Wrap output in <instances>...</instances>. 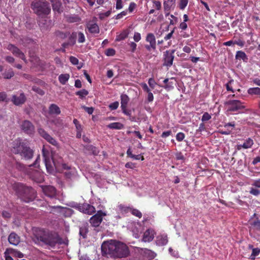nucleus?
Returning a JSON list of instances; mask_svg holds the SVG:
<instances>
[{
	"instance_id": "obj_1",
	"label": "nucleus",
	"mask_w": 260,
	"mask_h": 260,
	"mask_svg": "<svg viewBox=\"0 0 260 260\" xmlns=\"http://www.w3.org/2000/svg\"><path fill=\"white\" fill-rule=\"evenodd\" d=\"M101 249L103 255H109L114 258H125L130 254L129 248L125 244L116 240L104 242Z\"/></svg>"
},
{
	"instance_id": "obj_2",
	"label": "nucleus",
	"mask_w": 260,
	"mask_h": 260,
	"mask_svg": "<svg viewBox=\"0 0 260 260\" xmlns=\"http://www.w3.org/2000/svg\"><path fill=\"white\" fill-rule=\"evenodd\" d=\"M36 237L40 241L46 245L54 247L56 245L66 244L65 241L55 232H46L41 230L37 233Z\"/></svg>"
},
{
	"instance_id": "obj_3",
	"label": "nucleus",
	"mask_w": 260,
	"mask_h": 260,
	"mask_svg": "<svg viewBox=\"0 0 260 260\" xmlns=\"http://www.w3.org/2000/svg\"><path fill=\"white\" fill-rule=\"evenodd\" d=\"M13 189L18 197L23 202L29 203L34 201L36 197L35 190L21 183H16L13 185Z\"/></svg>"
},
{
	"instance_id": "obj_4",
	"label": "nucleus",
	"mask_w": 260,
	"mask_h": 260,
	"mask_svg": "<svg viewBox=\"0 0 260 260\" xmlns=\"http://www.w3.org/2000/svg\"><path fill=\"white\" fill-rule=\"evenodd\" d=\"M12 151L27 160L31 159L34 155V151L29 147L28 142L26 140L22 141L20 139L13 142Z\"/></svg>"
},
{
	"instance_id": "obj_5",
	"label": "nucleus",
	"mask_w": 260,
	"mask_h": 260,
	"mask_svg": "<svg viewBox=\"0 0 260 260\" xmlns=\"http://www.w3.org/2000/svg\"><path fill=\"white\" fill-rule=\"evenodd\" d=\"M31 8L39 16L47 15L51 12L49 4L46 1L35 0L31 3Z\"/></svg>"
},
{
	"instance_id": "obj_6",
	"label": "nucleus",
	"mask_w": 260,
	"mask_h": 260,
	"mask_svg": "<svg viewBox=\"0 0 260 260\" xmlns=\"http://www.w3.org/2000/svg\"><path fill=\"white\" fill-rule=\"evenodd\" d=\"M42 154L47 171L50 174L53 173L54 168L58 167V165L56 164L54 158L52 157L49 151L43 148Z\"/></svg>"
},
{
	"instance_id": "obj_7",
	"label": "nucleus",
	"mask_w": 260,
	"mask_h": 260,
	"mask_svg": "<svg viewBox=\"0 0 260 260\" xmlns=\"http://www.w3.org/2000/svg\"><path fill=\"white\" fill-rule=\"evenodd\" d=\"M20 127L24 134L29 136H34L35 133V126L29 120H23L20 125Z\"/></svg>"
},
{
	"instance_id": "obj_8",
	"label": "nucleus",
	"mask_w": 260,
	"mask_h": 260,
	"mask_svg": "<svg viewBox=\"0 0 260 260\" xmlns=\"http://www.w3.org/2000/svg\"><path fill=\"white\" fill-rule=\"evenodd\" d=\"M106 215V213L102 210L97 211L95 214L90 217L89 222L91 225L95 228L99 226L102 223L103 217Z\"/></svg>"
},
{
	"instance_id": "obj_9",
	"label": "nucleus",
	"mask_w": 260,
	"mask_h": 260,
	"mask_svg": "<svg viewBox=\"0 0 260 260\" xmlns=\"http://www.w3.org/2000/svg\"><path fill=\"white\" fill-rule=\"evenodd\" d=\"M243 104L239 100H229L225 104L229 106L228 111L237 112L245 108Z\"/></svg>"
},
{
	"instance_id": "obj_10",
	"label": "nucleus",
	"mask_w": 260,
	"mask_h": 260,
	"mask_svg": "<svg viewBox=\"0 0 260 260\" xmlns=\"http://www.w3.org/2000/svg\"><path fill=\"white\" fill-rule=\"evenodd\" d=\"M76 208L81 212L88 215H92L96 212L95 207L87 203L79 204Z\"/></svg>"
},
{
	"instance_id": "obj_11",
	"label": "nucleus",
	"mask_w": 260,
	"mask_h": 260,
	"mask_svg": "<svg viewBox=\"0 0 260 260\" xmlns=\"http://www.w3.org/2000/svg\"><path fill=\"white\" fill-rule=\"evenodd\" d=\"M26 98L23 92L20 93L19 95H13L11 98V102L15 106H21L25 103Z\"/></svg>"
},
{
	"instance_id": "obj_12",
	"label": "nucleus",
	"mask_w": 260,
	"mask_h": 260,
	"mask_svg": "<svg viewBox=\"0 0 260 260\" xmlns=\"http://www.w3.org/2000/svg\"><path fill=\"white\" fill-rule=\"evenodd\" d=\"M7 49L11 51L14 55L26 62V58L24 54L18 48L12 44H9Z\"/></svg>"
},
{
	"instance_id": "obj_13",
	"label": "nucleus",
	"mask_w": 260,
	"mask_h": 260,
	"mask_svg": "<svg viewBox=\"0 0 260 260\" xmlns=\"http://www.w3.org/2000/svg\"><path fill=\"white\" fill-rule=\"evenodd\" d=\"M51 208L54 209H58L59 210V214L62 215L65 217H70L74 213V211L72 209L61 206H53Z\"/></svg>"
},
{
	"instance_id": "obj_14",
	"label": "nucleus",
	"mask_w": 260,
	"mask_h": 260,
	"mask_svg": "<svg viewBox=\"0 0 260 260\" xmlns=\"http://www.w3.org/2000/svg\"><path fill=\"white\" fill-rule=\"evenodd\" d=\"M146 41L150 43V45H146L145 47L148 51L151 50V49H154L156 47L155 38L153 34L149 33L147 35Z\"/></svg>"
},
{
	"instance_id": "obj_15",
	"label": "nucleus",
	"mask_w": 260,
	"mask_h": 260,
	"mask_svg": "<svg viewBox=\"0 0 260 260\" xmlns=\"http://www.w3.org/2000/svg\"><path fill=\"white\" fill-rule=\"evenodd\" d=\"M43 193L48 197L54 198L56 194V188L50 185L44 186L42 187Z\"/></svg>"
},
{
	"instance_id": "obj_16",
	"label": "nucleus",
	"mask_w": 260,
	"mask_h": 260,
	"mask_svg": "<svg viewBox=\"0 0 260 260\" xmlns=\"http://www.w3.org/2000/svg\"><path fill=\"white\" fill-rule=\"evenodd\" d=\"M174 53V50L166 51L165 57L164 59L165 61L164 65L170 67L172 64L174 57L173 55Z\"/></svg>"
},
{
	"instance_id": "obj_17",
	"label": "nucleus",
	"mask_w": 260,
	"mask_h": 260,
	"mask_svg": "<svg viewBox=\"0 0 260 260\" xmlns=\"http://www.w3.org/2000/svg\"><path fill=\"white\" fill-rule=\"evenodd\" d=\"M86 27L91 34H99L100 32L99 27L95 22L89 21L87 23Z\"/></svg>"
},
{
	"instance_id": "obj_18",
	"label": "nucleus",
	"mask_w": 260,
	"mask_h": 260,
	"mask_svg": "<svg viewBox=\"0 0 260 260\" xmlns=\"http://www.w3.org/2000/svg\"><path fill=\"white\" fill-rule=\"evenodd\" d=\"M154 232L153 230L148 229L143 234L142 241L145 242L151 241L154 238Z\"/></svg>"
},
{
	"instance_id": "obj_19",
	"label": "nucleus",
	"mask_w": 260,
	"mask_h": 260,
	"mask_svg": "<svg viewBox=\"0 0 260 260\" xmlns=\"http://www.w3.org/2000/svg\"><path fill=\"white\" fill-rule=\"evenodd\" d=\"M177 22V18L173 15H170L167 13L165 15V22L164 24H166V27H168L169 25H174Z\"/></svg>"
},
{
	"instance_id": "obj_20",
	"label": "nucleus",
	"mask_w": 260,
	"mask_h": 260,
	"mask_svg": "<svg viewBox=\"0 0 260 260\" xmlns=\"http://www.w3.org/2000/svg\"><path fill=\"white\" fill-rule=\"evenodd\" d=\"M9 243L14 245H17L20 242L19 237L15 233H11L8 237Z\"/></svg>"
},
{
	"instance_id": "obj_21",
	"label": "nucleus",
	"mask_w": 260,
	"mask_h": 260,
	"mask_svg": "<svg viewBox=\"0 0 260 260\" xmlns=\"http://www.w3.org/2000/svg\"><path fill=\"white\" fill-rule=\"evenodd\" d=\"M235 59L237 60H242L244 62H247L248 58L246 53L241 50L237 51L235 55Z\"/></svg>"
},
{
	"instance_id": "obj_22",
	"label": "nucleus",
	"mask_w": 260,
	"mask_h": 260,
	"mask_svg": "<svg viewBox=\"0 0 260 260\" xmlns=\"http://www.w3.org/2000/svg\"><path fill=\"white\" fill-rule=\"evenodd\" d=\"M48 112L50 114L59 115L61 113L59 107L55 104H51L48 108Z\"/></svg>"
},
{
	"instance_id": "obj_23",
	"label": "nucleus",
	"mask_w": 260,
	"mask_h": 260,
	"mask_svg": "<svg viewBox=\"0 0 260 260\" xmlns=\"http://www.w3.org/2000/svg\"><path fill=\"white\" fill-rule=\"evenodd\" d=\"M50 122L58 129H61L63 128V121L59 117L51 120Z\"/></svg>"
},
{
	"instance_id": "obj_24",
	"label": "nucleus",
	"mask_w": 260,
	"mask_h": 260,
	"mask_svg": "<svg viewBox=\"0 0 260 260\" xmlns=\"http://www.w3.org/2000/svg\"><path fill=\"white\" fill-rule=\"evenodd\" d=\"M120 100L121 109H124L125 107H127V104L129 101V98L127 95L125 94H122L120 95Z\"/></svg>"
},
{
	"instance_id": "obj_25",
	"label": "nucleus",
	"mask_w": 260,
	"mask_h": 260,
	"mask_svg": "<svg viewBox=\"0 0 260 260\" xmlns=\"http://www.w3.org/2000/svg\"><path fill=\"white\" fill-rule=\"evenodd\" d=\"M175 0H168L164 2V7L167 11L170 10L172 8L175 7Z\"/></svg>"
},
{
	"instance_id": "obj_26",
	"label": "nucleus",
	"mask_w": 260,
	"mask_h": 260,
	"mask_svg": "<svg viewBox=\"0 0 260 260\" xmlns=\"http://www.w3.org/2000/svg\"><path fill=\"white\" fill-rule=\"evenodd\" d=\"M70 78L69 74H62L58 77V80L62 85H65Z\"/></svg>"
},
{
	"instance_id": "obj_27",
	"label": "nucleus",
	"mask_w": 260,
	"mask_h": 260,
	"mask_svg": "<svg viewBox=\"0 0 260 260\" xmlns=\"http://www.w3.org/2000/svg\"><path fill=\"white\" fill-rule=\"evenodd\" d=\"M108 127L110 129H121L123 127V124L120 122H112L108 125Z\"/></svg>"
},
{
	"instance_id": "obj_28",
	"label": "nucleus",
	"mask_w": 260,
	"mask_h": 260,
	"mask_svg": "<svg viewBox=\"0 0 260 260\" xmlns=\"http://www.w3.org/2000/svg\"><path fill=\"white\" fill-rule=\"evenodd\" d=\"M253 144V140L250 138H248L245 140L242 146L244 149H248L251 148Z\"/></svg>"
},
{
	"instance_id": "obj_29",
	"label": "nucleus",
	"mask_w": 260,
	"mask_h": 260,
	"mask_svg": "<svg viewBox=\"0 0 260 260\" xmlns=\"http://www.w3.org/2000/svg\"><path fill=\"white\" fill-rule=\"evenodd\" d=\"M4 78L6 79H11L14 76V73L12 69L10 68L9 70L5 71L2 74Z\"/></svg>"
},
{
	"instance_id": "obj_30",
	"label": "nucleus",
	"mask_w": 260,
	"mask_h": 260,
	"mask_svg": "<svg viewBox=\"0 0 260 260\" xmlns=\"http://www.w3.org/2000/svg\"><path fill=\"white\" fill-rule=\"evenodd\" d=\"M61 3L59 2H53L52 3V8L54 11L60 13L62 11L61 10Z\"/></svg>"
},
{
	"instance_id": "obj_31",
	"label": "nucleus",
	"mask_w": 260,
	"mask_h": 260,
	"mask_svg": "<svg viewBox=\"0 0 260 260\" xmlns=\"http://www.w3.org/2000/svg\"><path fill=\"white\" fill-rule=\"evenodd\" d=\"M247 93L250 95H260V87H252L247 90Z\"/></svg>"
},
{
	"instance_id": "obj_32",
	"label": "nucleus",
	"mask_w": 260,
	"mask_h": 260,
	"mask_svg": "<svg viewBox=\"0 0 260 260\" xmlns=\"http://www.w3.org/2000/svg\"><path fill=\"white\" fill-rule=\"evenodd\" d=\"M86 149L88 151L91 152L94 155H98L99 153V150L98 149L92 145H87L86 147Z\"/></svg>"
},
{
	"instance_id": "obj_33",
	"label": "nucleus",
	"mask_w": 260,
	"mask_h": 260,
	"mask_svg": "<svg viewBox=\"0 0 260 260\" xmlns=\"http://www.w3.org/2000/svg\"><path fill=\"white\" fill-rule=\"evenodd\" d=\"M55 34L57 37L61 39L67 38L70 35L69 32H64L60 30L56 31Z\"/></svg>"
},
{
	"instance_id": "obj_34",
	"label": "nucleus",
	"mask_w": 260,
	"mask_h": 260,
	"mask_svg": "<svg viewBox=\"0 0 260 260\" xmlns=\"http://www.w3.org/2000/svg\"><path fill=\"white\" fill-rule=\"evenodd\" d=\"M77 32H73L72 34L69 36V43H70L71 46H73L76 44V38H77Z\"/></svg>"
},
{
	"instance_id": "obj_35",
	"label": "nucleus",
	"mask_w": 260,
	"mask_h": 260,
	"mask_svg": "<svg viewBox=\"0 0 260 260\" xmlns=\"http://www.w3.org/2000/svg\"><path fill=\"white\" fill-rule=\"evenodd\" d=\"M88 94V91L85 89H83L76 92V95H78L81 99H83Z\"/></svg>"
},
{
	"instance_id": "obj_36",
	"label": "nucleus",
	"mask_w": 260,
	"mask_h": 260,
	"mask_svg": "<svg viewBox=\"0 0 260 260\" xmlns=\"http://www.w3.org/2000/svg\"><path fill=\"white\" fill-rule=\"evenodd\" d=\"M77 32V40L79 43H83L85 42V37L84 34L81 31Z\"/></svg>"
},
{
	"instance_id": "obj_37",
	"label": "nucleus",
	"mask_w": 260,
	"mask_h": 260,
	"mask_svg": "<svg viewBox=\"0 0 260 260\" xmlns=\"http://www.w3.org/2000/svg\"><path fill=\"white\" fill-rule=\"evenodd\" d=\"M45 140L53 146H57L58 145L57 141L54 138L52 137L50 135Z\"/></svg>"
},
{
	"instance_id": "obj_38",
	"label": "nucleus",
	"mask_w": 260,
	"mask_h": 260,
	"mask_svg": "<svg viewBox=\"0 0 260 260\" xmlns=\"http://www.w3.org/2000/svg\"><path fill=\"white\" fill-rule=\"evenodd\" d=\"M38 133L39 135L44 139H46L49 135V134L42 128H40L38 129Z\"/></svg>"
},
{
	"instance_id": "obj_39",
	"label": "nucleus",
	"mask_w": 260,
	"mask_h": 260,
	"mask_svg": "<svg viewBox=\"0 0 260 260\" xmlns=\"http://www.w3.org/2000/svg\"><path fill=\"white\" fill-rule=\"evenodd\" d=\"M119 209L121 212L126 213L130 212L131 208L125 206L123 205L120 204L118 206Z\"/></svg>"
},
{
	"instance_id": "obj_40",
	"label": "nucleus",
	"mask_w": 260,
	"mask_h": 260,
	"mask_svg": "<svg viewBox=\"0 0 260 260\" xmlns=\"http://www.w3.org/2000/svg\"><path fill=\"white\" fill-rule=\"evenodd\" d=\"M130 212L133 215L137 216L139 218H141L142 216V213L137 209H133L131 208Z\"/></svg>"
},
{
	"instance_id": "obj_41",
	"label": "nucleus",
	"mask_w": 260,
	"mask_h": 260,
	"mask_svg": "<svg viewBox=\"0 0 260 260\" xmlns=\"http://www.w3.org/2000/svg\"><path fill=\"white\" fill-rule=\"evenodd\" d=\"M80 20L78 16H69L67 17V21L70 23L78 22Z\"/></svg>"
},
{
	"instance_id": "obj_42",
	"label": "nucleus",
	"mask_w": 260,
	"mask_h": 260,
	"mask_svg": "<svg viewBox=\"0 0 260 260\" xmlns=\"http://www.w3.org/2000/svg\"><path fill=\"white\" fill-rule=\"evenodd\" d=\"M251 225L257 230H260V219L256 218L251 223Z\"/></svg>"
},
{
	"instance_id": "obj_43",
	"label": "nucleus",
	"mask_w": 260,
	"mask_h": 260,
	"mask_svg": "<svg viewBox=\"0 0 260 260\" xmlns=\"http://www.w3.org/2000/svg\"><path fill=\"white\" fill-rule=\"evenodd\" d=\"M111 14V11L109 10L105 13H101L99 14V18L101 20L104 19L106 17H109Z\"/></svg>"
},
{
	"instance_id": "obj_44",
	"label": "nucleus",
	"mask_w": 260,
	"mask_h": 260,
	"mask_svg": "<svg viewBox=\"0 0 260 260\" xmlns=\"http://www.w3.org/2000/svg\"><path fill=\"white\" fill-rule=\"evenodd\" d=\"M188 3V0H180L179 7L181 10H183L187 6Z\"/></svg>"
},
{
	"instance_id": "obj_45",
	"label": "nucleus",
	"mask_w": 260,
	"mask_h": 260,
	"mask_svg": "<svg viewBox=\"0 0 260 260\" xmlns=\"http://www.w3.org/2000/svg\"><path fill=\"white\" fill-rule=\"evenodd\" d=\"M260 253V249L258 248H255L252 249V253L251 254V258H254L256 256H257Z\"/></svg>"
},
{
	"instance_id": "obj_46",
	"label": "nucleus",
	"mask_w": 260,
	"mask_h": 260,
	"mask_svg": "<svg viewBox=\"0 0 260 260\" xmlns=\"http://www.w3.org/2000/svg\"><path fill=\"white\" fill-rule=\"evenodd\" d=\"M161 4L160 2L156 0L153 1V8L158 10L161 9Z\"/></svg>"
},
{
	"instance_id": "obj_47",
	"label": "nucleus",
	"mask_w": 260,
	"mask_h": 260,
	"mask_svg": "<svg viewBox=\"0 0 260 260\" xmlns=\"http://www.w3.org/2000/svg\"><path fill=\"white\" fill-rule=\"evenodd\" d=\"M234 80L231 79L225 84L226 89L228 91H230L234 92V90L232 86V84Z\"/></svg>"
},
{
	"instance_id": "obj_48",
	"label": "nucleus",
	"mask_w": 260,
	"mask_h": 260,
	"mask_svg": "<svg viewBox=\"0 0 260 260\" xmlns=\"http://www.w3.org/2000/svg\"><path fill=\"white\" fill-rule=\"evenodd\" d=\"M116 51L113 48H108L105 51V54L108 56H114L115 54Z\"/></svg>"
},
{
	"instance_id": "obj_49",
	"label": "nucleus",
	"mask_w": 260,
	"mask_h": 260,
	"mask_svg": "<svg viewBox=\"0 0 260 260\" xmlns=\"http://www.w3.org/2000/svg\"><path fill=\"white\" fill-rule=\"evenodd\" d=\"M249 193L253 196H258L260 194V190L258 189L251 187L250 189Z\"/></svg>"
},
{
	"instance_id": "obj_50",
	"label": "nucleus",
	"mask_w": 260,
	"mask_h": 260,
	"mask_svg": "<svg viewBox=\"0 0 260 260\" xmlns=\"http://www.w3.org/2000/svg\"><path fill=\"white\" fill-rule=\"evenodd\" d=\"M211 118V116L208 113L205 112L202 117V121L205 122L209 120Z\"/></svg>"
},
{
	"instance_id": "obj_51",
	"label": "nucleus",
	"mask_w": 260,
	"mask_h": 260,
	"mask_svg": "<svg viewBox=\"0 0 260 260\" xmlns=\"http://www.w3.org/2000/svg\"><path fill=\"white\" fill-rule=\"evenodd\" d=\"M119 105V102L117 101H116V102H114L110 104L109 106V107L111 110H114L118 108Z\"/></svg>"
},
{
	"instance_id": "obj_52",
	"label": "nucleus",
	"mask_w": 260,
	"mask_h": 260,
	"mask_svg": "<svg viewBox=\"0 0 260 260\" xmlns=\"http://www.w3.org/2000/svg\"><path fill=\"white\" fill-rule=\"evenodd\" d=\"M88 232V230L86 227H82L80 228V234L83 238H85L86 236V233Z\"/></svg>"
},
{
	"instance_id": "obj_53",
	"label": "nucleus",
	"mask_w": 260,
	"mask_h": 260,
	"mask_svg": "<svg viewBox=\"0 0 260 260\" xmlns=\"http://www.w3.org/2000/svg\"><path fill=\"white\" fill-rule=\"evenodd\" d=\"M176 138L178 142H181L184 139L185 135L184 133L180 132L177 134Z\"/></svg>"
},
{
	"instance_id": "obj_54",
	"label": "nucleus",
	"mask_w": 260,
	"mask_h": 260,
	"mask_svg": "<svg viewBox=\"0 0 260 260\" xmlns=\"http://www.w3.org/2000/svg\"><path fill=\"white\" fill-rule=\"evenodd\" d=\"M7 94L5 92H0V102H8L6 100Z\"/></svg>"
},
{
	"instance_id": "obj_55",
	"label": "nucleus",
	"mask_w": 260,
	"mask_h": 260,
	"mask_svg": "<svg viewBox=\"0 0 260 260\" xmlns=\"http://www.w3.org/2000/svg\"><path fill=\"white\" fill-rule=\"evenodd\" d=\"M2 215L5 219H9L11 217V214L7 211H3L2 212Z\"/></svg>"
},
{
	"instance_id": "obj_56",
	"label": "nucleus",
	"mask_w": 260,
	"mask_h": 260,
	"mask_svg": "<svg viewBox=\"0 0 260 260\" xmlns=\"http://www.w3.org/2000/svg\"><path fill=\"white\" fill-rule=\"evenodd\" d=\"M116 9L117 10L121 9L123 8L122 0H116Z\"/></svg>"
},
{
	"instance_id": "obj_57",
	"label": "nucleus",
	"mask_w": 260,
	"mask_h": 260,
	"mask_svg": "<svg viewBox=\"0 0 260 260\" xmlns=\"http://www.w3.org/2000/svg\"><path fill=\"white\" fill-rule=\"evenodd\" d=\"M70 61L74 65H77L79 63L78 59L76 57L72 56L70 57Z\"/></svg>"
},
{
	"instance_id": "obj_58",
	"label": "nucleus",
	"mask_w": 260,
	"mask_h": 260,
	"mask_svg": "<svg viewBox=\"0 0 260 260\" xmlns=\"http://www.w3.org/2000/svg\"><path fill=\"white\" fill-rule=\"evenodd\" d=\"M125 167L126 168H129L134 169L136 167V165L135 163L132 162H128L125 165Z\"/></svg>"
},
{
	"instance_id": "obj_59",
	"label": "nucleus",
	"mask_w": 260,
	"mask_h": 260,
	"mask_svg": "<svg viewBox=\"0 0 260 260\" xmlns=\"http://www.w3.org/2000/svg\"><path fill=\"white\" fill-rule=\"evenodd\" d=\"M136 4L134 3V2H132L129 4V7H128V10L129 12H132L134 9L136 8Z\"/></svg>"
},
{
	"instance_id": "obj_60",
	"label": "nucleus",
	"mask_w": 260,
	"mask_h": 260,
	"mask_svg": "<svg viewBox=\"0 0 260 260\" xmlns=\"http://www.w3.org/2000/svg\"><path fill=\"white\" fill-rule=\"evenodd\" d=\"M73 123L75 124L77 131H81V129H82L81 125V124H80L79 123V121H78L77 119H74L73 120Z\"/></svg>"
},
{
	"instance_id": "obj_61",
	"label": "nucleus",
	"mask_w": 260,
	"mask_h": 260,
	"mask_svg": "<svg viewBox=\"0 0 260 260\" xmlns=\"http://www.w3.org/2000/svg\"><path fill=\"white\" fill-rule=\"evenodd\" d=\"M14 255L15 256L19 258H22L24 256L23 254L19 251L14 250Z\"/></svg>"
},
{
	"instance_id": "obj_62",
	"label": "nucleus",
	"mask_w": 260,
	"mask_h": 260,
	"mask_svg": "<svg viewBox=\"0 0 260 260\" xmlns=\"http://www.w3.org/2000/svg\"><path fill=\"white\" fill-rule=\"evenodd\" d=\"M83 108L84 109L85 111L89 114H92L94 111V109L92 107H87L84 106Z\"/></svg>"
},
{
	"instance_id": "obj_63",
	"label": "nucleus",
	"mask_w": 260,
	"mask_h": 260,
	"mask_svg": "<svg viewBox=\"0 0 260 260\" xmlns=\"http://www.w3.org/2000/svg\"><path fill=\"white\" fill-rule=\"evenodd\" d=\"M234 44H236L242 47L245 45V42L242 40L239 39L238 41H234Z\"/></svg>"
},
{
	"instance_id": "obj_64",
	"label": "nucleus",
	"mask_w": 260,
	"mask_h": 260,
	"mask_svg": "<svg viewBox=\"0 0 260 260\" xmlns=\"http://www.w3.org/2000/svg\"><path fill=\"white\" fill-rule=\"evenodd\" d=\"M141 39V36L140 33L139 32H135L134 36V40L136 42H139Z\"/></svg>"
}]
</instances>
